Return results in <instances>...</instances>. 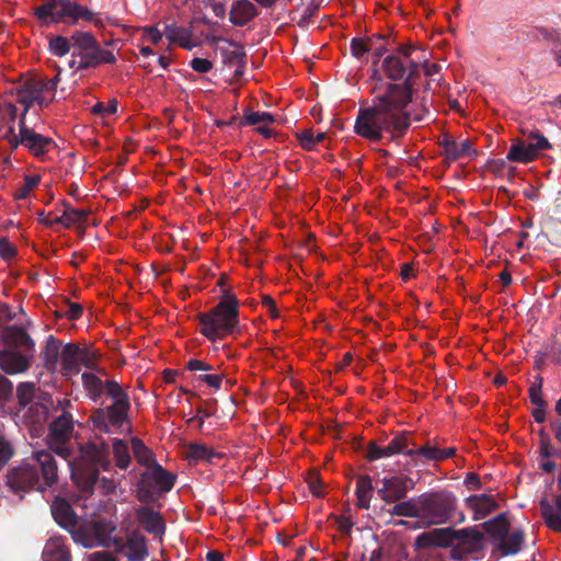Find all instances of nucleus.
<instances>
[{
    "mask_svg": "<svg viewBox=\"0 0 561 561\" xmlns=\"http://www.w3.org/2000/svg\"><path fill=\"white\" fill-rule=\"evenodd\" d=\"M412 99L409 81L389 83L371 106L360 108L354 125L357 135L369 140H379L385 133L401 136L409 127L405 111Z\"/></svg>",
    "mask_w": 561,
    "mask_h": 561,
    "instance_id": "1",
    "label": "nucleus"
},
{
    "mask_svg": "<svg viewBox=\"0 0 561 561\" xmlns=\"http://www.w3.org/2000/svg\"><path fill=\"white\" fill-rule=\"evenodd\" d=\"M201 333L210 341L224 340L239 332V301L233 294H225L208 312L199 313Z\"/></svg>",
    "mask_w": 561,
    "mask_h": 561,
    "instance_id": "2",
    "label": "nucleus"
},
{
    "mask_svg": "<svg viewBox=\"0 0 561 561\" xmlns=\"http://www.w3.org/2000/svg\"><path fill=\"white\" fill-rule=\"evenodd\" d=\"M72 55L69 66L76 70H84L100 64L115 62L112 51L102 49L95 38L87 32H75L71 35Z\"/></svg>",
    "mask_w": 561,
    "mask_h": 561,
    "instance_id": "3",
    "label": "nucleus"
},
{
    "mask_svg": "<svg viewBox=\"0 0 561 561\" xmlns=\"http://www.w3.org/2000/svg\"><path fill=\"white\" fill-rule=\"evenodd\" d=\"M35 13L38 19H49L54 23L65 21L76 24L79 21H85L96 26L102 24L95 13L87 7L70 0H46L36 9Z\"/></svg>",
    "mask_w": 561,
    "mask_h": 561,
    "instance_id": "4",
    "label": "nucleus"
},
{
    "mask_svg": "<svg viewBox=\"0 0 561 561\" xmlns=\"http://www.w3.org/2000/svg\"><path fill=\"white\" fill-rule=\"evenodd\" d=\"M59 81L60 70L51 79L36 76L27 79L19 87L16 89V101L24 106L21 117L25 118L26 112L34 104L39 107L48 106L55 99Z\"/></svg>",
    "mask_w": 561,
    "mask_h": 561,
    "instance_id": "5",
    "label": "nucleus"
},
{
    "mask_svg": "<svg viewBox=\"0 0 561 561\" xmlns=\"http://www.w3.org/2000/svg\"><path fill=\"white\" fill-rule=\"evenodd\" d=\"M421 523L440 525L446 523L455 508V499L444 493H431L420 496Z\"/></svg>",
    "mask_w": 561,
    "mask_h": 561,
    "instance_id": "6",
    "label": "nucleus"
},
{
    "mask_svg": "<svg viewBox=\"0 0 561 561\" xmlns=\"http://www.w3.org/2000/svg\"><path fill=\"white\" fill-rule=\"evenodd\" d=\"M19 133L9 129L5 140L12 148L23 146L34 157H42L55 148V141L47 136L36 133L34 129L25 125V118H20Z\"/></svg>",
    "mask_w": 561,
    "mask_h": 561,
    "instance_id": "7",
    "label": "nucleus"
},
{
    "mask_svg": "<svg viewBox=\"0 0 561 561\" xmlns=\"http://www.w3.org/2000/svg\"><path fill=\"white\" fill-rule=\"evenodd\" d=\"M175 476L164 470L159 463L147 468L141 473L137 497L140 502H150L154 493L169 492L174 483Z\"/></svg>",
    "mask_w": 561,
    "mask_h": 561,
    "instance_id": "8",
    "label": "nucleus"
},
{
    "mask_svg": "<svg viewBox=\"0 0 561 561\" xmlns=\"http://www.w3.org/2000/svg\"><path fill=\"white\" fill-rule=\"evenodd\" d=\"M551 148L549 140L538 130L530 131L527 141L514 139L506 154L511 162L529 163L537 159L539 153Z\"/></svg>",
    "mask_w": 561,
    "mask_h": 561,
    "instance_id": "9",
    "label": "nucleus"
},
{
    "mask_svg": "<svg viewBox=\"0 0 561 561\" xmlns=\"http://www.w3.org/2000/svg\"><path fill=\"white\" fill-rule=\"evenodd\" d=\"M71 433L72 421L68 414H62L50 424L48 436L49 447L65 459L70 455V450L66 444L70 439Z\"/></svg>",
    "mask_w": 561,
    "mask_h": 561,
    "instance_id": "10",
    "label": "nucleus"
},
{
    "mask_svg": "<svg viewBox=\"0 0 561 561\" xmlns=\"http://www.w3.org/2000/svg\"><path fill=\"white\" fill-rule=\"evenodd\" d=\"M408 446L409 437L404 434H401L393 437V439L385 447L371 444L368 448L367 456L370 460H378L380 458H386L398 454L413 456L414 449L408 448Z\"/></svg>",
    "mask_w": 561,
    "mask_h": 561,
    "instance_id": "11",
    "label": "nucleus"
},
{
    "mask_svg": "<svg viewBox=\"0 0 561 561\" xmlns=\"http://www.w3.org/2000/svg\"><path fill=\"white\" fill-rule=\"evenodd\" d=\"M38 482V474L32 466L23 463L8 473V485L14 491H26Z\"/></svg>",
    "mask_w": 561,
    "mask_h": 561,
    "instance_id": "12",
    "label": "nucleus"
},
{
    "mask_svg": "<svg viewBox=\"0 0 561 561\" xmlns=\"http://www.w3.org/2000/svg\"><path fill=\"white\" fill-rule=\"evenodd\" d=\"M381 483L382 486L378 490V493L387 503H394L404 497L410 489V480L403 476L383 478Z\"/></svg>",
    "mask_w": 561,
    "mask_h": 561,
    "instance_id": "13",
    "label": "nucleus"
},
{
    "mask_svg": "<svg viewBox=\"0 0 561 561\" xmlns=\"http://www.w3.org/2000/svg\"><path fill=\"white\" fill-rule=\"evenodd\" d=\"M94 465L92 468L88 469L85 473H81L79 471V463L75 465L72 468V479L75 483L85 493H90L98 478V469L96 466L101 467L103 470H108L110 461L107 459H103L98 457L94 459Z\"/></svg>",
    "mask_w": 561,
    "mask_h": 561,
    "instance_id": "14",
    "label": "nucleus"
},
{
    "mask_svg": "<svg viewBox=\"0 0 561 561\" xmlns=\"http://www.w3.org/2000/svg\"><path fill=\"white\" fill-rule=\"evenodd\" d=\"M28 366V359L24 355L14 351H0V367L7 374L23 373Z\"/></svg>",
    "mask_w": 561,
    "mask_h": 561,
    "instance_id": "15",
    "label": "nucleus"
},
{
    "mask_svg": "<svg viewBox=\"0 0 561 561\" xmlns=\"http://www.w3.org/2000/svg\"><path fill=\"white\" fill-rule=\"evenodd\" d=\"M257 11L254 4L249 0H237L230 10L229 20L234 25H245L249 21H251Z\"/></svg>",
    "mask_w": 561,
    "mask_h": 561,
    "instance_id": "16",
    "label": "nucleus"
},
{
    "mask_svg": "<svg viewBox=\"0 0 561 561\" xmlns=\"http://www.w3.org/2000/svg\"><path fill=\"white\" fill-rule=\"evenodd\" d=\"M137 519L142 527L151 534L162 535L165 526L161 515L148 507H140L137 511Z\"/></svg>",
    "mask_w": 561,
    "mask_h": 561,
    "instance_id": "17",
    "label": "nucleus"
},
{
    "mask_svg": "<svg viewBox=\"0 0 561 561\" xmlns=\"http://www.w3.org/2000/svg\"><path fill=\"white\" fill-rule=\"evenodd\" d=\"M451 538L449 528H436L421 534L416 538V545L419 547H447L449 546Z\"/></svg>",
    "mask_w": 561,
    "mask_h": 561,
    "instance_id": "18",
    "label": "nucleus"
},
{
    "mask_svg": "<svg viewBox=\"0 0 561 561\" xmlns=\"http://www.w3.org/2000/svg\"><path fill=\"white\" fill-rule=\"evenodd\" d=\"M468 506L473 512L476 520L484 518L496 508V501L492 495H472L467 500Z\"/></svg>",
    "mask_w": 561,
    "mask_h": 561,
    "instance_id": "19",
    "label": "nucleus"
},
{
    "mask_svg": "<svg viewBox=\"0 0 561 561\" xmlns=\"http://www.w3.org/2000/svg\"><path fill=\"white\" fill-rule=\"evenodd\" d=\"M54 519L62 527H71L76 524L77 516L70 504L61 497H56L51 504Z\"/></svg>",
    "mask_w": 561,
    "mask_h": 561,
    "instance_id": "20",
    "label": "nucleus"
},
{
    "mask_svg": "<svg viewBox=\"0 0 561 561\" xmlns=\"http://www.w3.org/2000/svg\"><path fill=\"white\" fill-rule=\"evenodd\" d=\"M80 347L75 344H67L62 347L60 354V362L62 374L67 377L77 375L80 370L79 367Z\"/></svg>",
    "mask_w": 561,
    "mask_h": 561,
    "instance_id": "21",
    "label": "nucleus"
},
{
    "mask_svg": "<svg viewBox=\"0 0 561 561\" xmlns=\"http://www.w3.org/2000/svg\"><path fill=\"white\" fill-rule=\"evenodd\" d=\"M540 508L547 526L556 531H561V495L556 497L553 504L541 501Z\"/></svg>",
    "mask_w": 561,
    "mask_h": 561,
    "instance_id": "22",
    "label": "nucleus"
},
{
    "mask_svg": "<svg viewBox=\"0 0 561 561\" xmlns=\"http://www.w3.org/2000/svg\"><path fill=\"white\" fill-rule=\"evenodd\" d=\"M44 561H70L69 551L62 538H50L43 551Z\"/></svg>",
    "mask_w": 561,
    "mask_h": 561,
    "instance_id": "23",
    "label": "nucleus"
},
{
    "mask_svg": "<svg viewBox=\"0 0 561 561\" xmlns=\"http://www.w3.org/2000/svg\"><path fill=\"white\" fill-rule=\"evenodd\" d=\"M36 462L39 465L43 479L46 485H50L57 480V466L51 455L45 450L34 454Z\"/></svg>",
    "mask_w": 561,
    "mask_h": 561,
    "instance_id": "24",
    "label": "nucleus"
},
{
    "mask_svg": "<svg viewBox=\"0 0 561 561\" xmlns=\"http://www.w3.org/2000/svg\"><path fill=\"white\" fill-rule=\"evenodd\" d=\"M18 110L12 101L1 100L0 101V136L5 139V135L9 129H14V123L16 118Z\"/></svg>",
    "mask_w": 561,
    "mask_h": 561,
    "instance_id": "25",
    "label": "nucleus"
},
{
    "mask_svg": "<svg viewBox=\"0 0 561 561\" xmlns=\"http://www.w3.org/2000/svg\"><path fill=\"white\" fill-rule=\"evenodd\" d=\"M164 35L170 44H178L185 49H192L194 44L192 41V33L184 27H178L176 25H165Z\"/></svg>",
    "mask_w": 561,
    "mask_h": 561,
    "instance_id": "26",
    "label": "nucleus"
},
{
    "mask_svg": "<svg viewBox=\"0 0 561 561\" xmlns=\"http://www.w3.org/2000/svg\"><path fill=\"white\" fill-rule=\"evenodd\" d=\"M445 154L449 160H458L461 158H471L476 154L469 140L447 141L445 144Z\"/></svg>",
    "mask_w": 561,
    "mask_h": 561,
    "instance_id": "27",
    "label": "nucleus"
},
{
    "mask_svg": "<svg viewBox=\"0 0 561 561\" xmlns=\"http://www.w3.org/2000/svg\"><path fill=\"white\" fill-rule=\"evenodd\" d=\"M131 448L137 462L146 469L158 463L152 451L144 444V442L137 437H133Z\"/></svg>",
    "mask_w": 561,
    "mask_h": 561,
    "instance_id": "28",
    "label": "nucleus"
},
{
    "mask_svg": "<svg viewBox=\"0 0 561 561\" xmlns=\"http://www.w3.org/2000/svg\"><path fill=\"white\" fill-rule=\"evenodd\" d=\"M112 453L116 467L126 470L131 462L129 446L127 442L119 438H114L112 440Z\"/></svg>",
    "mask_w": 561,
    "mask_h": 561,
    "instance_id": "29",
    "label": "nucleus"
},
{
    "mask_svg": "<svg viewBox=\"0 0 561 561\" xmlns=\"http://www.w3.org/2000/svg\"><path fill=\"white\" fill-rule=\"evenodd\" d=\"M126 553L130 561H144L147 556L146 539L138 535L129 537L126 542Z\"/></svg>",
    "mask_w": 561,
    "mask_h": 561,
    "instance_id": "30",
    "label": "nucleus"
},
{
    "mask_svg": "<svg viewBox=\"0 0 561 561\" xmlns=\"http://www.w3.org/2000/svg\"><path fill=\"white\" fill-rule=\"evenodd\" d=\"M385 75L391 80H400L407 71V64L399 56H388L382 62Z\"/></svg>",
    "mask_w": 561,
    "mask_h": 561,
    "instance_id": "31",
    "label": "nucleus"
},
{
    "mask_svg": "<svg viewBox=\"0 0 561 561\" xmlns=\"http://www.w3.org/2000/svg\"><path fill=\"white\" fill-rule=\"evenodd\" d=\"M129 403L127 399H119L107 409L108 422L113 426H122L127 419Z\"/></svg>",
    "mask_w": 561,
    "mask_h": 561,
    "instance_id": "32",
    "label": "nucleus"
},
{
    "mask_svg": "<svg viewBox=\"0 0 561 561\" xmlns=\"http://www.w3.org/2000/svg\"><path fill=\"white\" fill-rule=\"evenodd\" d=\"M87 215H88V211L84 209L66 207V209L64 210L61 216L51 218L48 224L49 225L60 224L61 226L69 228L73 224L82 221Z\"/></svg>",
    "mask_w": 561,
    "mask_h": 561,
    "instance_id": "33",
    "label": "nucleus"
},
{
    "mask_svg": "<svg viewBox=\"0 0 561 561\" xmlns=\"http://www.w3.org/2000/svg\"><path fill=\"white\" fill-rule=\"evenodd\" d=\"M373 484L371 480L368 476L359 477L356 481V496L357 504L363 508L369 507V502L371 497Z\"/></svg>",
    "mask_w": 561,
    "mask_h": 561,
    "instance_id": "34",
    "label": "nucleus"
},
{
    "mask_svg": "<svg viewBox=\"0 0 561 561\" xmlns=\"http://www.w3.org/2000/svg\"><path fill=\"white\" fill-rule=\"evenodd\" d=\"M391 514L396 516L415 517L421 520L420 497L396 504L391 510Z\"/></svg>",
    "mask_w": 561,
    "mask_h": 561,
    "instance_id": "35",
    "label": "nucleus"
},
{
    "mask_svg": "<svg viewBox=\"0 0 561 561\" xmlns=\"http://www.w3.org/2000/svg\"><path fill=\"white\" fill-rule=\"evenodd\" d=\"M61 350H62V347L56 339L50 336L47 340L46 346H45V352H44V359H45L46 366L49 369H51V370L56 369L58 360L60 358Z\"/></svg>",
    "mask_w": 561,
    "mask_h": 561,
    "instance_id": "36",
    "label": "nucleus"
},
{
    "mask_svg": "<svg viewBox=\"0 0 561 561\" xmlns=\"http://www.w3.org/2000/svg\"><path fill=\"white\" fill-rule=\"evenodd\" d=\"M72 48L71 37L51 36L48 39V50L57 57L66 56Z\"/></svg>",
    "mask_w": 561,
    "mask_h": 561,
    "instance_id": "37",
    "label": "nucleus"
},
{
    "mask_svg": "<svg viewBox=\"0 0 561 561\" xmlns=\"http://www.w3.org/2000/svg\"><path fill=\"white\" fill-rule=\"evenodd\" d=\"M300 145L306 150H312L318 144L325 139V133L314 134L312 129H306L298 135Z\"/></svg>",
    "mask_w": 561,
    "mask_h": 561,
    "instance_id": "38",
    "label": "nucleus"
},
{
    "mask_svg": "<svg viewBox=\"0 0 561 561\" xmlns=\"http://www.w3.org/2000/svg\"><path fill=\"white\" fill-rule=\"evenodd\" d=\"M275 122V118L272 114L267 112H253L247 111L243 116V124L245 125H272Z\"/></svg>",
    "mask_w": 561,
    "mask_h": 561,
    "instance_id": "39",
    "label": "nucleus"
},
{
    "mask_svg": "<svg viewBox=\"0 0 561 561\" xmlns=\"http://www.w3.org/2000/svg\"><path fill=\"white\" fill-rule=\"evenodd\" d=\"M186 456L188 459L195 461H209L215 456V453L211 448L207 447L206 445L192 444L188 446Z\"/></svg>",
    "mask_w": 561,
    "mask_h": 561,
    "instance_id": "40",
    "label": "nucleus"
},
{
    "mask_svg": "<svg viewBox=\"0 0 561 561\" xmlns=\"http://www.w3.org/2000/svg\"><path fill=\"white\" fill-rule=\"evenodd\" d=\"M522 542V534L515 533L504 538L500 545V548L503 554H514L519 551Z\"/></svg>",
    "mask_w": 561,
    "mask_h": 561,
    "instance_id": "41",
    "label": "nucleus"
},
{
    "mask_svg": "<svg viewBox=\"0 0 561 561\" xmlns=\"http://www.w3.org/2000/svg\"><path fill=\"white\" fill-rule=\"evenodd\" d=\"M82 382L85 390L92 398H96L102 393V382L101 380L92 373H83L82 374Z\"/></svg>",
    "mask_w": 561,
    "mask_h": 561,
    "instance_id": "42",
    "label": "nucleus"
},
{
    "mask_svg": "<svg viewBox=\"0 0 561 561\" xmlns=\"http://www.w3.org/2000/svg\"><path fill=\"white\" fill-rule=\"evenodd\" d=\"M91 528L96 536L98 543L100 545H106L111 533L114 530V527L111 524L104 522H95Z\"/></svg>",
    "mask_w": 561,
    "mask_h": 561,
    "instance_id": "43",
    "label": "nucleus"
},
{
    "mask_svg": "<svg viewBox=\"0 0 561 561\" xmlns=\"http://www.w3.org/2000/svg\"><path fill=\"white\" fill-rule=\"evenodd\" d=\"M142 43H150L152 45H159L162 41L164 32H160L156 26H145L140 28Z\"/></svg>",
    "mask_w": 561,
    "mask_h": 561,
    "instance_id": "44",
    "label": "nucleus"
},
{
    "mask_svg": "<svg viewBox=\"0 0 561 561\" xmlns=\"http://www.w3.org/2000/svg\"><path fill=\"white\" fill-rule=\"evenodd\" d=\"M412 457H421L424 458L425 460L439 461V448L426 445L421 448L414 449V455Z\"/></svg>",
    "mask_w": 561,
    "mask_h": 561,
    "instance_id": "45",
    "label": "nucleus"
},
{
    "mask_svg": "<svg viewBox=\"0 0 561 561\" xmlns=\"http://www.w3.org/2000/svg\"><path fill=\"white\" fill-rule=\"evenodd\" d=\"M92 111H93V113L100 114L103 117L110 116V115L116 113L117 101L113 99V100L108 101L107 103L99 102L93 106Z\"/></svg>",
    "mask_w": 561,
    "mask_h": 561,
    "instance_id": "46",
    "label": "nucleus"
},
{
    "mask_svg": "<svg viewBox=\"0 0 561 561\" xmlns=\"http://www.w3.org/2000/svg\"><path fill=\"white\" fill-rule=\"evenodd\" d=\"M224 379L222 374H203L197 377V380L205 382L208 387L219 390Z\"/></svg>",
    "mask_w": 561,
    "mask_h": 561,
    "instance_id": "47",
    "label": "nucleus"
},
{
    "mask_svg": "<svg viewBox=\"0 0 561 561\" xmlns=\"http://www.w3.org/2000/svg\"><path fill=\"white\" fill-rule=\"evenodd\" d=\"M307 482L309 485V490L313 495L321 496L323 494L322 483L316 471L309 473Z\"/></svg>",
    "mask_w": 561,
    "mask_h": 561,
    "instance_id": "48",
    "label": "nucleus"
},
{
    "mask_svg": "<svg viewBox=\"0 0 561 561\" xmlns=\"http://www.w3.org/2000/svg\"><path fill=\"white\" fill-rule=\"evenodd\" d=\"M191 67L196 72L206 73L211 70L213 62L206 58H194L191 61Z\"/></svg>",
    "mask_w": 561,
    "mask_h": 561,
    "instance_id": "49",
    "label": "nucleus"
},
{
    "mask_svg": "<svg viewBox=\"0 0 561 561\" xmlns=\"http://www.w3.org/2000/svg\"><path fill=\"white\" fill-rule=\"evenodd\" d=\"M107 393L114 399V401H118L119 399H127V396L124 393L119 385L115 381H107L105 385Z\"/></svg>",
    "mask_w": 561,
    "mask_h": 561,
    "instance_id": "50",
    "label": "nucleus"
},
{
    "mask_svg": "<svg viewBox=\"0 0 561 561\" xmlns=\"http://www.w3.org/2000/svg\"><path fill=\"white\" fill-rule=\"evenodd\" d=\"M351 50L355 57H362L366 51H368V46L364 39L353 38L351 42Z\"/></svg>",
    "mask_w": 561,
    "mask_h": 561,
    "instance_id": "51",
    "label": "nucleus"
},
{
    "mask_svg": "<svg viewBox=\"0 0 561 561\" xmlns=\"http://www.w3.org/2000/svg\"><path fill=\"white\" fill-rule=\"evenodd\" d=\"M95 354L85 348H80L79 367L84 365L85 367L93 368Z\"/></svg>",
    "mask_w": 561,
    "mask_h": 561,
    "instance_id": "52",
    "label": "nucleus"
},
{
    "mask_svg": "<svg viewBox=\"0 0 561 561\" xmlns=\"http://www.w3.org/2000/svg\"><path fill=\"white\" fill-rule=\"evenodd\" d=\"M11 456L12 449L10 445L4 442L3 437L0 435V469L7 463Z\"/></svg>",
    "mask_w": 561,
    "mask_h": 561,
    "instance_id": "53",
    "label": "nucleus"
},
{
    "mask_svg": "<svg viewBox=\"0 0 561 561\" xmlns=\"http://www.w3.org/2000/svg\"><path fill=\"white\" fill-rule=\"evenodd\" d=\"M186 368L191 371H209V370H211L210 365H208L207 363H205L201 359H196V358H191L186 364Z\"/></svg>",
    "mask_w": 561,
    "mask_h": 561,
    "instance_id": "54",
    "label": "nucleus"
},
{
    "mask_svg": "<svg viewBox=\"0 0 561 561\" xmlns=\"http://www.w3.org/2000/svg\"><path fill=\"white\" fill-rule=\"evenodd\" d=\"M32 393H33V387L31 385L23 383V385H20L18 388V396H19L20 402L23 404H26L30 401Z\"/></svg>",
    "mask_w": 561,
    "mask_h": 561,
    "instance_id": "55",
    "label": "nucleus"
},
{
    "mask_svg": "<svg viewBox=\"0 0 561 561\" xmlns=\"http://www.w3.org/2000/svg\"><path fill=\"white\" fill-rule=\"evenodd\" d=\"M88 561H118L108 551H96L88 556Z\"/></svg>",
    "mask_w": 561,
    "mask_h": 561,
    "instance_id": "56",
    "label": "nucleus"
},
{
    "mask_svg": "<svg viewBox=\"0 0 561 561\" xmlns=\"http://www.w3.org/2000/svg\"><path fill=\"white\" fill-rule=\"evenodd\" d=\"M41 181V178L38 175H25L24 178V188H23V196L27 194L30 191H32L34 187L38 185Z\"/></svg>",
    "mask_w": 561,
    "mask_h": 561,
    "instance_id": "57",
    "label": "nucleus"
},
{
    "mask_svg": "<svg viewBox=\"0 0 561 561\" xmlns=\"http://www.w3.org/2000/svg\"><path fill=\"white\" fill-rule=\"evenodd\" d=\"M413 50H414V49H413L412 47H409V46H404V47H401V48L399 49V53H400V56H399V57H401V59H402V58H404V60H403V61H405V64H408V62H409V64H410V66H411V68H412V69H411V73H412V72H414V71L416 70V68H417V65H416L414 61L409 60V58H410V56H411V54H412V51H413Z\"/></svg>",
    "mask_w": 561,
    "mask_h": 561,
    "instance_id": "58",
    "label": "nucleus"
},
{
    "mask_svg": "<svg viewBox=\"0 0 561 561\" xmlns=\"http://www.w3.org/2000/svg\"><path fill=\"white\" fill-rule=\"evenodd\" d=\"M66 314L68 319L76 320L80 318V316L82 314V308L79 304H70L66 311Z\"/></svg>",
    "mask_w": 561,
    "mask_h": 561,
    "instance_id": "59",
    "label": "nucleus"
},
{
    "mask_svg": "<svg viewBox=\"0 0 561 561\" xmlns=\"http://www.w3.org/2000/svg\"><path fill=\"white\" fill-rule=\"evenodd\" d=\"M14 248L7 241L0 242V255L8 260L14 255Z\"/></svg>",
    "mask_w": 561,
    "mask_h": 561,
    "instance_id": "60",
    "label": "nucleus"
},
{
    "mask_svg": "<svg viewBox=\"0 0 561 561\" xmlns=\"http://www.w3.org/2000/svg\"><path fill=\"white\" fill-rule=\"evenodd\" d=\"M12 391V385L11 382L0 375V399L5 398L9 393Z\"/></svg>",
    "mask_w": 561,
    "mask_h": 561,
    "instance_id": "61",
    "label": "nucleus"
},
{
    "mask_svg": "<svg viewBox=\"0 0 561 561\" xmlns=\"http://www.w3.org/2000/svg\"><path fill=\"white\" fill-rule=\"evenodd\" d=\"M552 455V447L549 444V440L546 438L541 439L540 443V457L550 458Z\"/></svg>",
    "mask_w": 561,
    "mask_h": 561,
    "instance_id": "62",
    "label": "nucleus"
},
{
    "mask_svg": "<svg viewBox=\"0 0 561 561\" xmlns=\"http://www.w3.org/2000/svg\"><path fill=\"white\" fill-rule=\"evenodd\" d=\"M530 400H531V403L536 404V405H542V399H541V393H540V389L536 388V387H531L530 390Z\"/></svg>",
    "mask_w": 561,
    "mask_h": 561,
    "instance_id": "63",
    "label": "nucleus"
},
{
    "mask_svg": "<svg viewBox=\"0 0 561 561\" xmlns=\"http://www.w3.org/2000/svg\"><path fill=\"white\" fill-rule=\"evenodd\" d=\"M539 466L546 472H552L556 469V463L549 458L540 457Z\"/></svg>",
    "mask_w": 561,
    "mask_h": 561,
    "instance_id": "64",
    "label": "nucleus"
}]
</instances>
